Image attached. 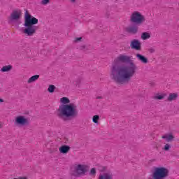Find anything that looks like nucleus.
Returning a JSON list of instances; mask_svg holds the SVG:
<instances>
[{
    "instance_id": "4468645a",
    "label": "nucleus",
    "mask_w": 179,
    "mask_h": 179,
    "mask_svg": "<svg viewBox=\"0 0 179 179\" xmlns=\"http://www.w3.org/2000/svg\"><path fill=\"white\" fill-rule=\"evenodd\" d=\"M13 66H12V65L9 64V65H7V66H3L0 71L1 72H10V71H12Z\"/></svg>"
},
{
    "instance_id": "a211bd4d",
    "label": "nucleus",
    "mask_w": 179,
    "mask_h": 179,
    "mask_svg": "<svg viewBox=\"0 0 179 179\" xmlns=\"http://www.w3.org/2000/svg\"><path fill=\"white\" fill-rule=\"evenodd\" d=\"M60 101H62V103L64 104V106L69 104V103H71V101L67 97L61 98Z\"/></svg>"
},
{
    "instance_id": "9d476101",
    "label": "nucleus",
    "mask_w": 179,
    "mask_h": 179,
    "mask_svg": "<svg viewBox=\"0 0 179 179\" xmlns=\"http://www.w3.org/2000/svg\"><path fill=\"white\" fill-rule=\"evenodd\" d=\"M136 57L138 59V60L140 61V62H141L142 64H149V59H148L147 57L144 55L138 53L136 55Z\"/></svg>"
},
{
    "instance_id": "dca6fc26",
    "label": "nucleus",
    "mask_w": 179,
    "mask_h": 179,
    "mask_svg": "<svg viewBox=\"0 0 179 179\" xmlns=\"http://www.w3.org/2000/svg\"><path fill=\"white\" fill-rule=\"evenodd\" d=\"M166 97V94H156L152 99H154V100H163V99H164Z\"/></svg>"
},
{
    "instance_id": "aec40b11",
    "label": "nucleus",
    "mask_w": 179,
    "mask_h": 179,
    "mask_svg": "<svg viewBox=\"0 0 179 179\" xmlns=\"http://www.w3.org/2000/svg\"><path fill=\"white\" fill-rule=\"evenodd\" d=\"M55 91V85H49V87L48 88V92H49V93H54Z\"/></svg>"
},
{
    "instance_id": "f257e3e1",
    "label": "nucleus",
    "mask_w": 179,
    "mask_h": 179,
    "mask_svg": "<svg viewBox=\"0 0 179 179\" xmlns=\"http://www.w3.org/2000/svg\"><path fill=\"white\" fill-rule=\"evenodd\" d=\"M136 64L130 56L120 55L110 68V78L115 83H128L136 73Z\"/></svg>"
},
{
    "instance_id": "bb28decb",
    "label": "nucleus",
    "mask_w": 179,
    "mask_h": 179,
    "mask_svg": "<svg viewBox=\"0 0 179 179\" xmlns=\"http://www.w3.org/2000/svg\"><path fill=\"white\" fill-rule=\"evenodd\" d=\"M98 170H99L100 171H106V166H99L98 168Z\"/></svg>"
},
{
    "instance_id": "412c9836",
    "label": "nucleus",
    "mask_w": 179,
    "mask_h": 179,
    "mask_svg": "<svg viewBox=\"0 0 179 179\" xmlns=\"http://www.w3.org/2000/svg\"><path fill=\"white\" fill-rule=\"evenodd\" d=\"M99 120H100V116L97 115H94L92 117V121L94 122V124H97L99 122Z\"/></svg>"
},
{
    "instance_id": "7ed1b4c3",
    "label": "nucleus",
    "mask_w": 179,
    "mask_h": 179,
    "mask_svg": "<svg viewBox=\"0 0 179 179\" xmlns=\"http://www.w3.org/2000/svg\"><path fill=\"white\" fill-rule=\"evenodd\" d=\"M24 19V26L26 28L24 29L23 33L27 34V36H33V34H35L36 31L38 30V27L35 25L38 23V19L30 15L27 10L25 11Z\"/></svg>"
},
{
    "instance_id": "1a4fd4ad",
    "label": "nucleus",
    "mask_w": 179,
    "mask_h": 179,
    "mask_svg": "<svg viewBox=\"0 0 179 179\" xmlns=\"http://www.w3.org/2000/svg\"><path fill=\"white\" fill-rule=\"evenodd\" d=\"M130 47L131 50H136L137 51H141L142 48V44L141 41L138 39H134L131 41Z\"/></svg>"
},
{
    "instance_id": "4be33fe9",
    "label": "nucleus",
    "mask_w": 179,
    "mask_h": 179,
    "mask_svg": "<svg viewBox=\"0 0 179 179\" xmlns=\"http://www.w3.org/2000/svg\"><path fill=\"white\" fill-rule=\"evenodd\" d=\"M80 82H82V78H78L73 82V83L76 86H79V85H80Z\"/></svg>"
},
{
    "instance_id": "72a5a7b5",
    "label": "nucleus",
    "mask_w": 179,
    "mask_h": 179,
    "mask_svg": "<svg viewBox=\"0 0 179 179\" xmlns=\"http://www.w3.org/2000/svg\"><path fill=\"white\" fill-rule=\"evenodd\" d=\"M115 1H118V0H115Z\"/></svg>"
},
{
    "instance_id": "0eeeda50",
    "label": "nucleus",
    "mask_w": 179,
    "mask_h": 179,
    "mask_svg": "<svg viewBox=\"0 0 179 179\" xmlns=\"http://www.w3.org/2000/svg\"><path fill=\"white\" fill-rule=\"evenodd\" d=\"M15 124L17 125H21V127H24V125H29V122L24 116L19 115L15 117Z\"/></svg>"
},
{
    "instance_id": "423d86ee",
    "label": "nucleus",
    "mask_w": 179,
    "mask_h": 179,
    "mask_svg": "<svg viewBox=\"0 0 179 179\" xmlns=\"http://www.w3.org/2000/svg\"><path fill=\"white\" fill-rule=\"evenodd\" d=\"M88 166L85 164H78L76 167V173L77 174V177H80V176H85L86 173H87Z\"/></svg>"
},
{
    "instance_id": "5701e85b",
    "label": "nucleus",
    "mask_w": 179,
    "mask_h": 179,
    "mask_svg": "<svg viewBox=\"0 0 179 179\" xmlns=\"http://www.w3.org/2000/svg\"><path fill=\"white\" fill-rule=\"evenodd\" d=\"M163 149H164L166 152H167V151L170 150V149H171V145L170 144L166 143V144L164 145V147Z\"/></svg>"
},
{
    "instance_id": "9b49d317",
    "label": "nucleus",
    "mask_w": 179,
    "mask_h": 179,
    "mask_svg": "<svg viewBox=\"0 0 179 179\" xmlns=\"http://www.w3.org/2000/svg\"><path fill=\"white\" fill-rule=\"evenodd\" d=\"M178 99V93H171L169 94L167 101H176Z\"/></svg>"
},
{
    "instance_id": "393cba45",
    "label": "nucleus",
    "mask_w": 179,
    "mask_h": 179,
    "mask_svg": "<svg viewBox=\"0 0 179 179\" xmlns=\"http://www.w3.org/2000/svg\"><path fill=\"white\" fill-rule=\"evenodd\" d=\"M148 52H150V54H153L156 52V49H155L154 48H148Z\"/></svg>"
},
{
    "instance_id": "f03ea898",
    "label": "nucleus",
    "mask_w": 179,
    "mask_h": 179,
    "mask_svg": "<svg viewBox=\"0 0 179 179\" xmlns=\"http://www.w3.org/2000/svg\"><path fill=\"white\" fill-rule=\"evenodd\" d=\"M77 106L75 103H69V105H63L58 109L57 117L64 121H68L71 118L78 117Z\"/></svg>"
},
{
    "instance_id": "2f4dec72",
    "label": "nucleus",
    "mask_w": 179,
    "mask_h": 179,
    "mask_svg": "<svg viewBox=\"0 0 179 179\" xmlns=\"http://www.w3.org/2000/svg\"><path fill=\"white\" fill-rule=\"evenodd\" d=\"M151 85H152V86H155V83H152L151 84Z\"/></svg>"
},
{
    "instance_id": "f8f14e48",
    "label": "nucleus",
    "mask_w": 179,
    "mask_h": 179,
    "mask_svg": "<svg viewBox=\"0 0 179 179\" xmlns=\"http://www.w3.org/2000/svg\"><path fill=\"white\" fill-rule=\"evenodd\" d=\"M59 150L60 153H63V155H66V153H68L69 150H71V147L69 145H62L59 148Z\"/></svg>"
},
{
    "instance_id": "473e14b6",
    "label": "nucleus",
    "mask_w": 179,
    "mask_h": 179,
    "mask_svg": "<svg viewBox=\"0 0 179 179\" xmlns=\"http://www.w3.org/2000/svg\"><path fill=\"white\" fill-rule=\"evenodd\" d=\"M0 128H2V124L0 123Z\"/></svg>"
},
{
    "instance_id": "cd10ccee",
    "label": "nucleus",
    "mask_w": 179,
    "mask_h": 179,
    "mask_svg": "<svg viewBox=\"0 0 179 179\" xmlns=\"http://www.w3.org/2000/svg\"><path fill=\"white\" fill-rule=\"evenodd\" d=\"M83 38L82 37L75 38L74 43H79V41H82Z\"/></svg>"
},
{
    "instance_id": "6e6552de",
    "label": "nucleus",
    "mask_w": 179,
    "mask_h": 179,
    "mask_svg": "<svg viewBox=\"0 0 179 179\" xmlns=\"http://www.w3.org/2000/svg\"><path fill=\"white\" fill-rule=\"evenodd\" d=\"M136 24L130 25L126 28L127 33H129V34H137L138 31H139V27Z\"/></svg>"
},
{
    "instance_id": "c756f323",
    "label": "nucleus",
    "mask_w": 179,
    "mask_h": 179,
    "mask_svg": "<svg viewBox=\"0 0 179 179\" xmlns=\"http://www.w3.org/2000/svg\"><path fill=\"white\" fill-rule=\"evenodd\" d=\"M0 103H3V99H0Z\"/></svg>"
},
{
    "instance_id": "a878e982",
    "label": "nucleus",
    "mask_w": 179,
    "mask_h": 179,
    "mask_svg": "<svg viewBox=\"0 0 179 179\" xmlns=\"http://www.w3.org/2000/svg\"><path fill=\"white\" fill-rule=\"evenodd\" d=\"M41 5H47L50 3V0H42L41 2Z\"/></svg>"
},
{
    "instance_id": "ddd939ff",
    "label": "nucleus",
    "mask_w": 179,
    "mask_h": 179,
    "mask_svg": "<svg viewBox=\"0 0 179 179\" xmlns=\"http://www.w3.org/2000/svg\"><path fill=\"white\" fill-rule=\"evenodd\" d=\"M162 139H166V142H173L174 141V136L173 134H166L162 136Z\"/></svg>"
},
{
    "instance_id": "39448f33",
    "label": "nucleus",
    "mask_w": 179,
    "mask_h": 179,
    "mask_svg": "<svg viewBox=\"0 0 179 179\" xmlns=\"http://www.w3.org/2000/svg\"><path fill=\"white\" fill-rule=\"evenodd\" d=\"M22 17V10H14L8 17V22H18Z\"/></svg>"
},
{
    "instance_id": "2eb2a0df",
    "label": "nucleus",
    "mask_w": 179,
    "mask_h": 179,
    "mask_svg": "<svg viewBox=\"0 0 179 179\" xmlns=\"http://www.w3.org/2000/svg\"><path fill=\"white\" fill-rule=\"evenodd\" d=\"M79 50L81 51H89V50H92V47L89 45H82L79 47Z\"/></svg>"
},
{
    "instance_id": "20e7f679",
    "label": "nucleus",
    "mask_w": 179,
    "mask_h": 179,
    "mask_svg": "<svg viewBox=\"0 0 179 179\" xmlns=\"http://www.w3.org/2000/svg\"><path fill=\"white\" fill-rule=\"evenodd\" d=\"M130 22L131 23H135L137 26H141L146 22V18L138 11H134L131 13L130 17Z\"/></svg>"
},
{
    "instance_id": "c85d7f7f",
    "label": "nucleus",
    "mask_w": 179,
    "mask_h": 179,
    "mask_svg": "<svg viewBox=\"0 0 179 179\" xmlns=\"http://www.w3.org/2000/svg\"><path fill=\"white\" fill-rule=\"evenodd\" d=\"M99 99H103V96H96L97 100H99Z\"/></svg>"
},
{
    "instance_id": "6ab92c4d",
    "label": "nucleus",
    "mask_w": 179,
    "mask_h": 179,
    "mask_svg": "<svg viewBox=\"0 0 179 179\" xmlns=\"http://www.w3.org/2000/svg\"><path fill=\"white\" fill-rule=\"evenodd\" d=\"M150 37V34L149 32H143L141 34V38L142 40H148Z\"/></svg>"
},
{
    "instance_id": "f3484780",
    "label": "nucleus",
    "mask_w": 179,
    "mask_h": 179,
    "mask_svg": "<svg viewBox=\"0 0 179 179\" xmlns=\"http://www.w3.org/2000/svg\"><path fill=\"white\" fill-rule=\"evenodd\" d=\"M40 78V75H35L31 76L27 81V83H33V82H36Z\"/></svg>"
},
{
    "instance_id": "b1692460",
    "label": "nucleus",
    "mask_w": 179,
    "mask_h": 179,
    "mask_svg": "<svg viewBox=\"0 0 179 179\" xmlns=\"http://www.w3.org/2000/svg\"><path fill=\"white\" fill-rule=\"evenodd\" d=\"M96 168H92L91 170H90V176H96Z\"/></svg>"
},
{
    "instance_id": "7c9ffc66",
    "label": "nucleus",
    "mask_w": 179,
    "mask_h": 179,
    "mask_svg": "<svg viewBox=\"0 0 179 179\" xmlns=\"http://www.w3.org/2000/svg\"><path fill=\"white\" fill-rule=\"evenodd\" d=\"M71 2L74 3V2H76V0H71Z\"/></svg>"
}]
</instances>
